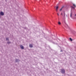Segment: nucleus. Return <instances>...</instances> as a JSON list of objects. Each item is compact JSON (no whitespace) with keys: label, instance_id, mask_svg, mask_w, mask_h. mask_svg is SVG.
<instances>
[{"label":"nucleus","instance_id":"obj_1","mask_svg":"<svg viewBox=\"0 0 76 76\" xmlns=\"http://www.w3.org/2000/svg\"><path fill=\"white\" fill-rule=\"evenodd\" d=\"M61 72L62 73L64 74L65 73V70L64 69H61Z\"/></svg>","mask_w":76,"mask_h":76},{"label":"nucleus","instance_id":"obj_2","mask_svg":"<svg viewBox=\"0 0 76 76\" xmlns=\"http://www.w3.org/2000/svg\"><path fill=\"white\" fill-rule=\"evenodd\" d=\"M0 14L1 16H3L4 15V12H0Z\"/></svg>","mask_w":76,"mask_h":76},{"label":"nucleus","instance_id":"obj_3","mask_svg":"<svg viewBox=\"0 0 76 76\" xmlns=\"http://www.w3.org/2000/svg\"><path fill=\"white\" fill-rule=\"evenodd\" d=\"M20 47L21 48V49H24V48L23 47V46L22 45H20Z\"/></svg>","mask_w":76,"mask_h":76},{"label":"nucleus","instance_id":"obj_4","mask_svg":"<svg viewBox=\"0 0 76 76\" xmlns=\"http://www.w3.org/2000/svg\"><path fill=\"white\" fill-rule=\"evenodd\" d=\"M64 18H65V17H66V14L65 13V12H64Z\"/></svg>","mask_w":76,"mask_h":76},{"label":"nucleus","instance_id":"obj_5","mask_svg":"<svg viewBox=\"0 0 76 76\" xmlns=\"http://www.w3.org/2000/svg\"><path fill=\"white\" fill-rule=\"evenodd\" d=\"M15 61H16V62H19L20 61L19 59H15Z\"/></svg>","mask_w":76,"mask_h":76},{"label":"nucleus","instance_id":"obj_6","mask_svg":"<svg viewBox=\"0 0 76 76\" xmlns=\"http://www.w3.org/2000/svg\"><path fill=\"white\" fill-rule=\"evenodd\" d=\"M29 47H30L32 48V47H33V46H32V45H30Z\"/></svg>","mask_w":76,"mask_h":76},{"label":"nucleus","instance_id":"obj_7","mask_svg":"<svg viewBox=\"0 0 76 76\" xmlns=\"http://www.w3.org/2000/svg\"><path fill=\"white\" fill-rule=\"evenodd\" d=\"M70 17L71 18H72V12H71L70 14Z\"/></svg>","mask_w":76,"mask_h":76},{"label":"nucleus","instance_id":"obj_8","mask_svg":"<svg viewBox=\"0 0 76 76\" xmlns=\"http://www.w3.org/2000/svg\"><path fill=\"white\" fill-rule=\"evenodd\" d=\"M58 7L57 6L56 7V10H58Z\"/></svg>","mask_w":76,"mask_h":76},{"label":"nucleus","instance_id":"obj_9","mask_svg":"<svg viewBox=\"0 0 76 76\" xmlns=\"http://www.w3.org/2000/svg\"><path fill=\"white\" fill-rule=\"evenodd\" d=\"M58 25H61V23H60V22L59 21L58 23Z\"/></svg>","mask_w":76,"mask_h":76},{"label":"nucleus","instance_id":"obj_10","mask_svg":"<svg viewBox=\"0 0 76 76\" xmlns=\"http://www.w3.org/2000/svg\"><path fill=\"white\" fill-rule=\"evenodd\" d=\"M64 6L60 10V11H61L62 10V9L63 8Z\"/></svg>","mask_w":76,"mask_h":76},{"label":"nucleus","instance_id":"obj_11","mask_svg":"<svg viewBox=\"0 0 76 76\" xmlns=\"http://www.w3.org/2000/svg\"><path fill=\"white\" fill-rule=\"evenodd\" d=\"M69 39L70 40H71V41H73V40L72 39V38H69Z\"/></svg>","mask_w":76,"mask_h":76},{"label":"nucleus","instance_id":"obj_12","mask_svg":"<svg viewBox=\"0 0 76 76\" xmlns=\"http://www.w3.org/2000/svg\"><path fill=\"white\" fill-rule=\"evenodd\" d=\"M10 43H11V42H7V44H10Z\"/></svg>","mask_w":76,"mask_h":76},{"label":"nucleus","instance_id":"obj_13","mask_svg":"<svg viewBox=\"0 0 76 76\" xmlns=\"http://www.w3.org/2000/svg\"><path fill=\"white\" fill-rule=\"evenodd\" d=\"M6 39L7 41H9V38H6Z\"/></svg>","mask_w":76,"mask_h":76},{"label":"nucleus","instance_id":"obj_14","mask_svg":"<svg viewBox=\"0 0 76 76\" xmlns=\"http://www.w3.org/2000/svg\"><path fill=\"white\" fill-rule=\"evenodd\" d=\"M73 6H75V7H76V5H75V4H73Z\"/></svg>","mask_w":76,"mask_h":76},{"label":"nucleus","instance_id":"obj_15","mask_svg":"<svg viewBox=\"0 0 76 76\" xmlns=\"http://www.w3.org/2000/svg\"><path fill=\"white\" fill-rule=\"evenodd\" d=\"M63 51V50H61V52H62Z\"/></svg>","mask_w":76,"mask_h":76},{"label":"nucleus","instance_id":"obj_16","mask_svg":"<svg viewBox=\"0 0 76 76\" xmlns=\"http://www.w3.org/2000/svg\"><path fill=\"white\" fill-rule=\"evenodd\" d=\"M58 10H56V12H57Z\"/></svg>","mask_w":76,"mask_h":76},{"label":"nucleus","instance_id":"obj_17","mask_svg":"<svg viewBox=\"0 0 76 76\" xmlns=\"http://www.w3.org/2000/svg\"><path fill=\"white\" fill-rule=\"evenodd\" d=\"M61 15H63V13H61Z\"/></svg>","mask_w":76,"mask_h":76},{"label":"nucleus","instance_id":"obj_18","mask_svg":"<svg viewBox=\"0 0 76 76\" xmlns=\"http://www.w3.org/2000/svg\"><path fill=\"white\" fill-rule=\"evenodd\" d=\"M57 14H58V16H59V14H58V13H57Z\"/></svg>","mask_w":76,"mask_h":76},{"label":"nucleus","instance_id":"obj_19","mask_svg":"<svg viewBox=\"0 0 76 76\" xmlns=\"http://www.w3.org/2000/svg\"><path fill=\"white\" fill-rule=\"evenodd\" d=\"M72 7L73 9H74V7Z\"/></svg>","mask_w":76,"mask_h":76},{"label":"nucleus","instance_id":"obj_20","mask_svg":"<svg viewBox=\"0 0 76 76\" xmlns=\"http://www.w3.org/2000/svg\"><path fill=\"white\" fill-rule=\"evenodd\" d=\"M66 17L67 18V17H68V16H67V15H66Z\"/></svg>","mask_w":76,"mask_h":76},{"label":"nucleus","instance_id":"obj_21","mask_svg":"<svg viewBox=\"0 0 76 76\" xmlns=\"http://www.w3.org/2000/svg\"><path fill=\"white\" fill-rule=\"evenodd\" d=\"M75 16H76V14L75 15Z\"/></svg>","mask_w":76,"mask_h":76},{"label":"nucleus","instance_id":"obj_22","mask_svg":"<svg viewBox=\"0 0 76 76\" xmlns=\"http://www.w3.org/2000/svg\"><path fill=\"white\" fill-rule=\"evenodd\" d=\"M1 18V16H0V18Z\"/></svg>","mask_w":76,"mask_h":76},{"label":"nucleus","instance_id":"obj_23","mask_svg":"<svg viewBox=\"0 0 76 76\" xmlns=\"http://www.w3.org/2000/svg\"><path fill=\"white\" fill-rule=\"evenodd\" d=\"M73 19H75V18H73Z\"/></svg>","mask_w":76,"mask_h":76}]
</instances>
